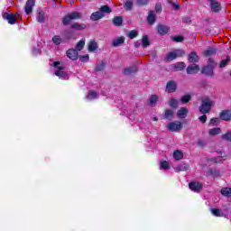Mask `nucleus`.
<instances>
[{"instance_id":"obj_5","label":"nucleus","mask_w":231,"mask_h":231,"mask_svg":"<svg viewBox=\"0 0 231 231\" xmlns=\"http://www.w3.org/2000/svg\"><path fill=\"white\" fill-rule=\"evenodd\" d=\"M208 1L209 3V6L213 14H219V12L223 10V6L221 5V3L217 2V0H208Z\"/></svg>"},{"instance_id":"obj_25","label":"nucleus","mask_w":231,"mask_h":231,"mask_svg":"<svg viewBox=\"0 0 231 231\" xmlns=\"http://www.w3.org/2000/svg\"><path fill=\"white\" fill-rule=\"evenodd\" d=\"M189 169H190V166L187 163H181V164H179L177 167H176V171L177 172H183L185 171H189Z\"/></svg>"},{"instance_id":"obj_6","label":"nucleus","mask_w":231,"mask_h":231,"mask_svg":"<svg viewBox=\"0 0 231 231\" xmlns=\"http://www.w3.org/2000/svg\"><path fill=\"white\" fill-rule=\"evenodd\" d=\"M168 129L171 133H176V132L181 131V129H183V125H181V122H180V121L171 122L168 125Z\"/></svg>"},{"instance_id":"obj_27","label":"nucleus","mask_w":231,"mask_h":231,"mask_svg":"<svg viewBox=\"0 0 231 231\" xmlns=\"http://www.w3.org/2000/svg\"><path fill=\"white\" fill-rule=\"evenodd\" d=\"M186 67L187 65L183 61L177 62L174 64V69L176 71H183Z\"/></svg>"},{"instance_id":"obj_9","label":"nucleus","mask_w":231,"mask_h":231,"mask_svg":"<svg viewBox=\"0 0 231 231\" xmlns=\"http://www.w3.org/2000/svg\"><path fill=\"white\" fill-rule=\"evenodd\" d=\"M220 120L223 122H230L231 120V109H224L219 113Z\"/></svg>"},{"instance_id":"obj_3","label":"nucleus","mask_w":231,"mask_h":231,"mask_svg":"<svg viewBox=\"0 0 231 231\" xmlns=\"http://www.w3.org/2000/svg\"><path fill=\"white\" fill-rule=\"evenodd\" d=\"M81 17H82L81 13H79L77 11H72L62 18V24L64 26H68V24H69L71 21H79V19H80Z\"/></svg>"},{"instance_id":"obj_26","label":"nucleus","mask_w":231,"mask_h":231,"mask_svg":"<svg viewBox=\"0 0 231 231\" xmlns=\"http://www.w3.org/2000/svg\"><path fill=\"white\" fill-rule=\"evenodd\" d=\"M173 116H174V111H172L171 109H166L164 111L163 118L165 120H172Z\"/></svg>"},{"instance_id":"obj_11","label":"nucleus","mask_w":231,"mask_h":231,"mask_svg":"<svg viewBox=\"0 0 231 231\" xmlns=\"http://www.w3.org/2000/svg\"><path fill=\"white\" fill-rule=\"evenodd\" d=\"M189 187L193 192H201V189H203V184L198 181H191L189 183Z\"/></svg>"},{"instance_id":"obj_28","label":"nucleus","mask_w":231,"mask_h":231,"mask_svg":"<svg viewBox=\"0 0 231 231\" xmlns=\"http://www.w3.org/2000/svg\"><path fill=\"white\" fill-rule=\"evenodd\" d=\"M176 59H178V57L176 56V52L174 51H171V52H169L167 54V56L165 57V60L167 62H171V61H172V60H174Z\"/></svg>"},{"instance_id":"obj_46","label":"nucleus","mask_w":231,"mask_h":231,"mask_svg":"<svg viewBox=\"0 0 231 231\" xmlns=\"http://www.w3.org/2000/svg\"><path fill=\"white\" fill-rule=\"evenodd\" d=\"M52 42H53L54 44H56V46H59V44H60V42H62V39L60 38V36L55 35V36L52 38Z\"/></svg>"},{"instance_id":"obj_44","label":"nucleus","mask_w":231,"mask_h":231,"mask_svg":"<svg viewBox=\"0 0 231 231\" xmlns=\"http://www.w3.org/2000/svg\"><path fill=\"white\" fill-rule=\"evenodd\" d=\"M171 41H173L174 42H183V41H185V37L180 35V36H172L171 37Z\"/></svg>"},{"instance_id":"obj_29","label":"nucleus","mask_w":231,"mask_h":231,"mask_svg":"<svg viewBox=\"0 0 231 231\" xmlns=\"http://www.w3.org/2000/svg\"><path fill=\"white\" fill-rule=\"evenodd\" d=\"M209 136H216L217 134H221V128L215 127L208 130Z\"/></svg>"},{"instance_id":"obj_7","label":"nucleus","mask_w":231,"mask_h":231,"mask_svg":"<svg viewBox=\"0 0 231 231\" xmlns=\"http://www.w3.org/2000/svg\"><path fill=\"white\" fill-rule=\"evenodd\" d=\"M2 17L7 21L9 24H15L17 23V14H15L3 13Z\"/></svg>"},{"instance_id":"obj_24","label":"nucleus","mask_w":231,"mask_h":231,"mask_svg":"<svg viewBox=\"0 0 231 231\" xmlns=\"http://www.w3.org/2000/svg\"><path fill=\"white\" fill-rule=\"evenodd\" d=\"M147 21L149 24H154V23H156V14H154V11L149 12Z\"/></svg>"},{"instance_id":"obj_60","label":"nucleus","mask_w":231,"mask_h":231,"mask_svg":"<svg viewBox=\"0 0 231 231\" xmlns=\"http://www.w3.org/2000/svg\"><path fill=\"white\" fill-rule=\"evenodd\" d=\"M154 122H158V117L153 118Z\"/></svg>"},{"instance_id":"obj_34","label":"nucleus","mask_w":231,"mask_h":231,"mask_svg":"<svg viewBox=\"0 0 231 231\" xmlns=\"http://www.w3.org/2000/svg\"><path fill=\"white\" fill-rule=\"evenodd\" d=\"M220 193L222 196H225L226 198H231V188H223L220 190Z\"/></svg>"},{"instance_id":"obj_50","label":"nucleus","mask_w":231,"mask_h":231,"mask_svg":"<svg viewBox=\"0 0 231 231\" xmlns=\"http://www.w3.org/2000/svg\"><path fill=\"white\" fill-rule=\"evenodd\" d=\"M170 165H169V162L167 161H162L161 162V169H164V170H167V169H170Z\"/></svg>"},{"instance_id":"obj_51","label":"nucleus","mask_w":231,"mask_h":231,"mask_svg":"<svg viewBox=\"0 0 231 231\" xmlns=\"http://www.w3.org/2000/svg\"><path fill=\"white\" fill-rule=\"evenodd\" d=\"M79 60L81 62H88L89 61V55H83V56H79Z\"/></svg>"},{"instance_id":"obj_19","label":"nucleus","mask_w":231,"mask_h":231,"mask_svg":"<svg viewBox=\"0 0 231 231\" xmlns=\"http://www.w3.org/2000/svg\"><path fill=\"white\" fill-rule=\"evenodd\" d=\"M138 71V68L136 66H132V67H128L125 68L123 70L124 75H133L134 73H136Z\"/></svg>"},{"instance_id":"obj_4","label":"nucleus","mask_w":231,"mask_h":231,"mask_svg":"<svg viewBox=\"0 0 231 231\" xmlns=\"http://www.w3.org/2000/svg\"><path fill=\"white\" fill-rule=\"evenodd\" d=\"M53 67L58 69L54 72L56 77H59L61 80H68L69 79L68 72L64 71V66H60V61H54Z\"/></svg>"},{"instance_id":"obj_57","label":"nucleus","mask_w":231,"mask_h":231,"mask_svg":"<svg viewBox=\"0 0 231 231\" xmlns=\"http://www.w3.org/2000/svg\"><path fill=\"white\" fill-rule=\"evenodd\" d=\"M218 158L217 157H212L209 159H207L208 163L213 162V163H219V162H217Z\"/></svg>"},{"instance_id":"obj_20","label":"nucleus","mask_w":231,"mask_h":231,"mask_svg":"<svg viewBox=\"0 0 231 231\" xmlns=\"http://www.w3.org/2000/svg\"><path fill=\"white\" fill-rule=\"evenodd\" d=\"M124 42H125V38L124 36H120L112 42V46L116 48L120 46V44H124Z\"/></svg>"},{"instance_id":"obj_37","label":"nucleus","mask_w":231,"mask_h":231,"mask_svg":"<svg viewBox=\"0 0 231 231\" xmlns=\"http://www.w3.org/2000/svg\"><path fill=\"white\" fill-rule=\"evenodd\" d=\"M148 102L150 106H156V102H158V96L157 95H152L150 98L148 99Z\"/></svg>"},{"instance_id":"obj_23","label":"nucleus","mask_w":231,"mask_h":231,"mask_svg":"<svg viewBox=\"0 0 231 231\" xmlns=\"http://www.w3.org/2000/svg\"><path fill=\"white\" fill-rule=\"evenodd\" d=\"M208 174H209V176H212L213 178H219V176H221L220 171L217 169L214 168H209L208 170Z\"/></svg>"},{"instance_id":"obj_8","label":"nucleus","mask_w":231,"mask_h":231,"mask_svg":"<svg viewBox=\"0 0 231 231\" xmlns=\"http://www.w3.org/2000/svg\"><path fill=\"white\" fill-rule=\"evenodd\" d=\"M178 84L174 80H170L166 83V93H176Z\"/></svg>"},{"instance_id":"obj_49","label":"nucleus","mask_w":231,"mask_h":231,"mask_svg":"<svg viewBox=\"0 0 231 231\" xmlns=\"http://www.w3.org/2000/svg\"><path fill=\"white\" fill-rule=\"evenodd\" d=\"M176 57H184L185 56V51L181 49H177L174 51Z\"/></svg>"},{"instance_id":"obj_41","label":"nucleus","mask_w":231,"mask_h":231,"mask_svg":"<svg viewBox=\"0 0 231 231\" xmlns=\"http://www.w3.org/2000/svg\"><path fill=\"white\" fill-rule=\"evenodd\" d=\"M124 8L127 12H131V10H133V2L132 1L125 2V4L124 5Z\"/></svg>"},{"instance_id":"obj_59","label":"nucleus","mask_w":231,"mask_h":231,"mask_svg":"<svg viewBox=\"0 0 231 231\" xmlns=\"http://www.w3.org/2000/svg\"><path fill=\"white\" fill-rule=\"evenodd\" d=\"M140 46H142V43H140V42H134V48H140Z\"/></svg>"},{"instance_id":"obj_32","label":"nucleus","mask_w":231,"mask_h":231,"mask_svg":"<svg viewBox=\"0 0 231 231\" xmlns=\"http://www.w3.org/2000/svg\"><path fill=\"white\" fill-rule=\"evenodd\" d=\"M106 69V62L104 60H100L99 64L96 65L94 70L95 71H104Z\"/></svg>"},{"instance_id":"obj_30","label":"nucleus","mask_w":231,"mask_h":231,"mask_svg":"<svg viewBox=\"0 0 231 231\" xmlns=\"http://www.w3.org/2000/svg\"><path fill=\"white\" fill-rule=\"evenodd\" d=\"M173 158L174 160H177V162H180V160H183V152L180 150L174 151Z\"/></svg>"},{"instance_id":"obj_13","label":"nucleus","mask_w":231,"mask_h":231,"mask_svg":"<svg viewBox=\"0 0 231 231\" xmlns=\"http://www.w3.org/2000/svg\"><path fill=\"white\" fill-rule=\"evenodd\" d=\"M157 32H158L159 35H167V33H169V32H171V27H169L167 25H163V24H159L157 26Z\"/></svg>"},{"instance_id":"obj_48","label":"nucleus","mask_w":231,"mask_h":231,"mask_svg":"<svg viewBox=\"0 0 231 231\" xmlns=\"http://www.w3.org/2000/svg\"><path fill=\"white\" fill-rule=\"evenodd\" d=\"M137 6H147L149 0H136Z\"/></svg>"},{"instance_id":"obj_56","label":"nucleus","mask_w":231,"mask_h":231,"mask_svg":"<svg viewBox=\"0 0 231 231\" xmlns=\"http://www.w3.org/2000/svg\"><path fill=\"white\" fill-rule=\"evenodd\" d=\"M199 120L201 124H207V115H202L199 117Z\"/></svg>"},{"instance_id":"obj_18","label":"nucleus","mask_w":231,"mask_h":231,"mask_svg":"<svg viewBox=\"0 0 231 231\" xmlns=\"http://www.w3.org/2000/svg\"><path fill=\"white\" fill-rule=\"evenodd\" d=\"M188 60L190 63L199 62V56L196 51H191L188 56Z\"/></svg>"},{"instance_id":"obj_36","label":"nucleus","mask_w":231,"mask_h":231,"mask_svg":"<svg viewBox=\"0 0 231 231\" xmlns=\"http://www.w3.org/2000/svg\"><path fill=\"white\" fill-rule=\"evenodd\" d=\"M142 45L143 48H147V46H151V42L149 41V36H147V35L143 36Z\"/></svg>"},{"instance_id":"obj_53","label":"nucleus","mask_w":231,"mask_h":231,"mask_svg":"<svg viewBox=\"0 0 231 231\" xmlns=\"http://www.w3.org/2000/svg\"><path fill=\"white\" fill-rule=\"evenodd\" d=\"M88 97L90 98H97L98 97V94H97V91L91 90V91L88 92Z\"/></svg>"},{"instance_id":"obj_54","label":"nucleus","mask_w":231,"mask_h":231,"mask_svg":"<svg viewBox=\"0 0 231 231\" xmlns=\"http://www.w3.org/2000/svg\"><path fill=\"white\" fill-rule=\"evenodd\" d=\"M168 4L173 6V9L180 10V4H176L171 0L168 1Z\"/></svg>"},{"instance_id":"obj_55","label":"nucleus","mask_w":231,"mask_h":231,"mask_svg":"<svg viewBox=\"0 0 231 231\" xmlns=\"http://www.w3.org/2000/svg\"><path fill=\"white\" fill-rule=\"evenodd\" d=\"M162 4L157 3L155 5V12H157V14H162Z\"/></svg>"},{"instance_id":"obj_52","label":"nucleus","mask_w":231,"mask_h":231,"mask_svg":"<svg viewBox=\"0 0 231 231\" xmlns=\"http://www.w3.org/2000/svg\"><path fill=\"white\" fill-rule=\"evenodd\" d=\"M219 124V118L217 117H213L209 121V125H217Z\"/></svg>"},{"instance_id":"obj_42","label":"nucleus","mask_w":231,"mask_h":231,"mask_svg":"<svg viewBox=\"0 0 231 231\" xmlns=\"http://www.w3.org/2000/svg\"><path fill=\"white\" fill-rule=\"evenodd\" d=\"M230 62V56H226V60H223L219 63V68H226V64Z\"/></svg>"},{"instance_id":"obj_16","label":"nucleus","mask_w":231,"mask_h":231,"mask_svg":"<svg viewBox=\"0 0 231 231\" xmlns=\"http://www.w3.org/2000/svg\"><path fill=\"white\" fill-rule=\"evenodd\" d=\"M202 75H206V77H214V69L204 66L201 69Z\"/></svg>"},{"instance_id":"obj_2","label":"nucleus","mask_w":231,"mask_h":231,"mask_svg":"<svg viewBox=\"0 0 231 231\" xmlns=\"http://www.w3.org/2000/svg\"><path fill=\"white\" fill-rule=\"evenodd\" d=\"M212 99H210V97H208V96L203 97L201 99V104L199 107V111L202 114V115H207V113H210V111L212 110Z\"/></svg>"},{"instance_id":"obj_17","label":"nucleus","mask_w":231,"mask_h":231,"mask_svg":"<svg viewBox=\"0 0 231 231\" xmlns=\"http://www.w3.org/2000/svg\"><path fill=\"white\" fill-rule=\"evenodd\" d=\"M217 53V49L216 47H208L207 50L204 51V57H213Z\"/></svg>"},{"instance_id":"obj_35","label":"nucleus","mask_w":231,"mask_h":231,"mask_svg":"<svg viewBox=\"0 0 231 231\" xmlns=\"http://www.w3.org/2000/svg\"><path fill=\"white\" fill-rule=\"evenodd\" d=\"M84 46H86V42L84 40H81L76 44L75 51H81L84 49Z\"/></svg>"},{"instance_id":"obj_31","label":"nucleus","mask_w":231,"mask_h":231,"mask_svg":"<svg viewBox=\"0 0 231 231\" xmlns=\"http://www.w3.org/2000/svg\"><path fill=\"white\" fill-rule=\"evenodd\" d=\"M192 100V96L189 94L184 95L180 97L181 104H189Z\"/></svg>"},{"instance_id":"obj_38","label":"nucleus","mask_w":231,"mask_h":231,"mask_svg":"<svg viewBox=\"0 0 231 231\" xmlns=\"http://www.w3.org/2000/svg\"><path fill=\"white\" fill-rule=\"evenodd\" d=\"M98 48V45L95 42V41H91L88 43V51H96V50Z\"/></svg>"},{"instance_id":"obj_1","label":"nucleus","mask_w":231,"mask_h":231,"mask_svg":"<svg viewBox=\"0 0 231 231\" xmlns=\"http://www.w3.org/2000/svg\"><path fill=\"white\" fill-rule=\"evenodd\" d=\"M111 12H113V10H111L109 5H102L99 11L94 12L90 15V19L91 21H100V19L106 16V14H111Z\"/></svg>"},{"instance_id":"obj_40","label":"nucleus","mask_w":231,"mask_h":231,"mask_svg":"<svg viewBox=\"0 0 231 231\" xmlns=\"http://www.w3.org/2000/svg\"><path fill=\"white\" fill-rule=\"evenodd\" d=\"M207 66L208 68H212V69H215L216 66H217V63H216L212 58H209Z\"/></svg>"},{"instance_id":"obj_39","label":"nucleus","mask_w":231,"mask_h":231,"mask_svg":"<svg viewBox=\"0 0 231 231\" xmlns=\"http://www.w3.org/2000/svg\"><path fill=\"white\" fill-rule=\"evenodd\" d=\"M210 212L216 217H221V216H222L221 209H219V208H211Z\"/></svg>"},{"instance_id":"obj_21","label":"nucleus","mask_w":231,"mask_h":231,"mask_svg":"<svg viewBox=\"0 0 231 231\" xmlns=\"http://www.w3.org/2000/svg\"><path fill=\"white\" fill-rule=\"evenodd\" d=\"M187 115H189V109H187V107H180L177 111V116L179 118H185V116H187Z\"/></svg>"},{"instance_id":"obj_15","label":"nucleus","mask_w":231,"mask_h":231,"mask_svg":"<svg viewBox=\"0 0 231 231\" xmlns=\"http://www.w3.org/2000/svg\"><path fill=\"white\" fill-rule=\"evenodd\" d=\"M112 24L114 26H116L117 28H120L124 24V17L123 16H114L112 19Z\"/></svg>"},{"instance_id":"obj_43","label":"nucleus","mask_w":231,"mask_h":231,"mask_svg":"<svg viewBox=\"0 0 231 231\" xmlns=\"http://www.w3.org/2000/svg\"><path fill=\"white\" fill-rule=\"evenodd\" d=\"M222 140L231 142V130L221 135Z\"/></svg>"},{"instance_id":"obj_45","label":"nucleus","mask_w":231,"mask_h":231,"mask_svg":"<svg viewBox=\"0 0 231 231\" xmlns=\"http://www.w3.org/2000/svg\"><path fill=\"white\" fill-rule=\"evenodd\" d=\"M128 37L129 39H136V37H138V31L136 30L130 31L128 33Z\"/></svg>"},{"instance_id":"obj_33","label":"nucleus","mask_w":231,"mask_h":231,"mask_svg":"<svg viewBox=\"0 0 231 231\" xmlns=\"http://www.w3.org/2000/svg\"><path fill=\"white\" fill-rule=\"evenodd\" d=\"M36 20L38 23H44V21H46V14H44V12L40 11L38 13V16H37Z\"/></svg>"},{"instance_id":"obj_58","label":"nucleus","mask_w":231,"mask_h":231,"mask_svg":"<svg viewBox=\"0 0 231 231\" xmlns=\"http://www.w3.org/2000/svg\"><path fill=\"white\" fill-rule=\"evenodd\" d=\"M197 144L199 145V147H205L206 145L205 141L203 139H199Z\"/></svg>"},{"instance_id":"obj_47","label":"nucleus","mask_w":231,"mask_h":231,"mask_svg":"<svg viewBox=\"0 0 231 231\" xmlns=\"http://www.w3.org/2000/svg\"><path fill=\"white\" fill-rule=\"evenodd\" d=\"M170 107H172L173 109H176V107H178V100H176V98L172 97L171 100H170Z\"/></svg>"},{"instance_id":"obj_22","label":"nucleus","mask_w":231,"mask_h":231,"mask_svg":"<svg viewBox=\"0 0 231 231\" xmlns=\"http://www.w3.org/2000/svg\"><path fill=\"white\" fill-rule=\"evenodd\" d=\"M71 30H76L77 32H80L82 30H86V24L79 23H74L70 25Z\"/></svg>"},{"instance_id":"obj_12","label":"nucleus","mask_w":231,"mask_h":231,"mask_svg":"<svg viewBox=\"0 0 231 231\" xmlns=\"http://www.w3.org/2000/svg\"><path fill=\"white\" fill-rule=\"evenodd\" d=\"M33 6H35V0H27L25 4V14L30 15L33 12Z\"/></svg>"},{"instance_id":"obj_10","label":"nucleus","mask_w":231,"mask_h":231,"mask_svg":"<svg viewBox=\"0 0 231 231\" xmlns=\"http://www.w3.org/2000/svg\"><path fill=\"white\" fill-rule=\"evenodd\" d=\"M186 72L188 75H194L199 73V65L193 63L187 67Z\"/></svg>"},{"instance_id":"obj_14","label":"nucleus","mask_w":231,"mask_h":231,"mask_svg":"<svg viewBox=\"0 0 231 231\" xmlns=\"http://www.w3.org/2000/svg\"><path fill=\"white\" fill-rule=\"evenodd\" d=\"M67 57H69L70 60H77L79 59V51L75 49H69L67 51Z\"/></svg>"}]
</instances>
